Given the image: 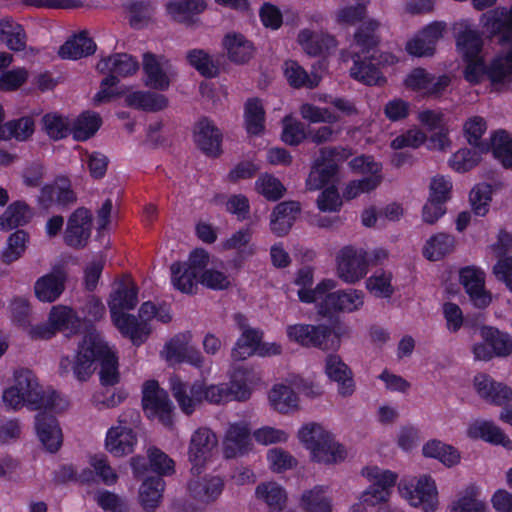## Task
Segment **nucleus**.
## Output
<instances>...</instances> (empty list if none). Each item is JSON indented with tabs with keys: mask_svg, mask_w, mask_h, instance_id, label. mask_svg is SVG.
Instances as JSON below:
<instances>
[{
	"mask_svg": "<svg viewBox=\"0 0 512 512\" xmlns=\"http://www.w3.org/2000/svg\"><path fill=\"white\" fill-rule=\"evenodd\" d=\"M474 386L479 396L492 404L502 406L512 401V389L503 383L496 382L486 374L476 375Z\"/></svg>",
	"mask_w": 512,
	"mask_h": 512,
	"instance_id": "23",
	"label": "nucleus"
},
{
	"mask_svg": "<svg viewBox=\"0 0 512 512\" xmlns=\"http://www.w3.org/2000/svg\"><path fill=\"white\" fill-rule=\"evenodd\" d=\"M48 320L55 333L62 332L67 337L77 334L81 326L80 319L75 312L66 306L52 307Z\"/></svg>",
	"mask_w": 512,
	"mask_h": 512,
	"instance_id": "35",
	"label": "nucleus"
},
{
	"mask_svg": "<svg viewBox=\"0 0 512 512\" xmlns=\"http://www.w3.org/2000/svg\"><path fill=\"white\" fill-rule=\"evenodd\" d=\"M447 74L435 77L422 67L414 68L405 78L404 85L413 91H425L430 96L441 95L450 85Z\"/></svg>",
	"mask_w": 512,
	"mask_h": 512,
	"instance_id": "15",
	"label": "nucleus"
},
{
	"mask_svg": "<svg viewBox=\"0 0 512 512\" xmlns=\"http://www.w3.org/2000/svg\"><path fill=\"white\" fill-rule=\"evenodd\" d=\"M252 449L251 431L247 423L230 424L224 441L223 453L226 458L243 456Z\"/></svg>",
	"mask_w": 512,
	"mask_h": 512,
	"instance_id": "20",
	"label": "nucleus"
},
{
	"mask_svg": "<svg viewBox=\"0 0 512 512\" xmlns=\"http://www.w3.org/2000/svg\"><path fill=\"white\" fill-rule=\"evenodd\" d=\"M300 505L305 512H332L331 499L325 496L322 486L304 491Z\"/></svg>",
	"mask_w": 512,
	"mask_h": 512,
	"instance_id": "53",
	"label": "nucleus"
},
{
	"mask_svg": "<svg viewBox=\"0 0 512 512\" xmlns=\"http://www.w3.org/2000/svg\"><path fill=\"white\" fill-rule=\"evenodd\" d=\"M492 187L487 183L477 184L470 192V203L473 212L478 216H485L491 202Z\"/></svg>",
	"mask_w": 512,
	"mask_h": 512,
	"instance_id": "62",
	"label": "nucleus"
},
{
	"mask_svg": "<svg viewBox=\"0 0 512 512\" xmlns=\"http://www.w3.org/2000/svg\"><path fill=\"white\" fill-rule=\"evenodd\" d=\"M35 132V121L31 116H21L6 122L5 139L27 141Z\"/></svg>",
	"mask_w": 512,
	"mask_h": 512,
	"instance_id": "55",
	"label": "nucleus"
},
{
	"mask_svg": "<svg viewBox=\"0 0 512 512\" xmlns=\"http://www.w3.org/2000/svg\"><path fill=\"white\" fill-rule=\"evenodd\" d=\"M194 142L207 157H219L222 152V133L207 117H202L194 128Z\"/></svg>",
	"mask_w": 512,
	"mask_h": 512,
	"instance_id": "17",
	"label": "nucleus"
},
{
	"mask_svg": "<svg viewBox=\"0 0 512 512\" xmlns=\"http://www.w3.org/2000/svg\"><path fill=\"white\" fill-rule=\"evenodd\" d=\"M216 435L208 428H199L191 436L188 456L192 464L191 473L201 474L212 450L217 446Z\"/></svg>",
	"mask_w": 512,
	"mask_h": 512,
	"instance_id": "12",
	"label": "nucleus"
},
{
	"mask_svg": "<svg viewBox=\"0 0 512 512\" xmlns=\"http://www.w3.org/2000/svg\"><path fill=\"white\" fill-rule=\"evenodd\" d=\"M137 443L136 433L125 426H116L108 430L105 447L115 457L131 454Z\"/></svg>",
	"mask_w": 512,
	"mask_h": 512,
	"instance_id": "28",
	"label": "nucleus"
},
{
	"mask_svg": "<svg viewBox=\"0 0 512 512\" xmlns=\"http://www.w3.org/2000/svg\"><path fill=\"white\" fill-rule=\"evenodd\" d=\"M255 494L258 499L267 504L270 512H281L286 505V492L275 482L259 484Z\"/></svg>",
	"mask_w": 512,
	"mask_h": 512,
	"instance_id": "45",
	"label": "nucleus"
},
{
	"mask_svg": "<svg viewBox=\"0 0 512 512\" xmlns=\"http://www.w3.org/2000/svg\"><path fill=\"white\" fill-rule=\"evenodd\" d=\"M155 7L151 1H136L128 6L129 24L134 29L145 26L154 14Z\"/></svg>",
	"mask_w": 512,
	"mask_h": 512,
	"instance_id": "61",
	"label": "nucleus"
},
{
	"mask_svg": "<svg viewBox=\"0 0 512 512\" xmlns=\"http://www.w3.org/2000/svg\"><path fill=\"white\" fill-rule=\"evenodd\" d=\"M455 247V239L447 233H437L431 236L423 248V255L430 261H438L451 253Z\"/></svg>",
	"mask_w": 512,
	"mask_h": 512,
	"instance_id": "48",
	"label": "nucleus"
},
{
	"mask_svg": "<svg viewBox=\"0 0 512 512\" xmlns=\"http://www.w3.org/2000/svg\"><path fill=\"white\" fill-rule=\"evenodd\" d=\"M100 366L99 378L103 386H114L120 381L118 357L95 329L88 330L72 356H62L58 373L63 378L72 376L79 382L88 381Z\"/></svg>",
	"mask_w": 512,
	"mask_h": 512,
	"instance_id": "1",
	"label": "nucleus"
},
{
	"mask_svg": "<svg viewBox=\"0 0 512 512\" xmlns=\"http://www.w3.org/2000/svg\"><path fill=\"white\" fill-rule=\"evenodd\" d=\"M170 387L173 397L186 415H191L196 406L204 400L212 404H220L229 400L245 401L250 397V390L246 385L237 382H232L230 386L226 384L206 386L196 381L189 386L180 377L173 376L170 378Z\"/></svg>",
	"mask_w": 512,
	"mask_h": 512,
	"instance_id": "3",
	"label": "nucleus"
},
{
	"mask_svg": "<svg viewBox=\"0 0 512 512\" xmlns=\"http://www.w3.org/2000/svg\"><path fill=\"white\" fill-rule=\"evenodd\" d=\"M340 180L337 162H315L306 179V187L310 191L323 188L326 185L336 186Z\"/></svg>",
	"mask_w": 512,
	"mask_h": 512,
	"instance_id": "31",
	"label": "nucleus"
},
{
	"mask_svg": "<svg viewBox=\"0 0 512 512\" xmlns=\"http://www.w3.org/2000/svg\"><path fill=\"white\" fill-rule=\"evenodd\" d=\"M96 48V43L88 33L81 31L60 46L58 55L61 59L78 60L94 54Z\"/></svg>",
	"mask_w": 512,
	"mask_h": 512,
	"instance_id": "32",
	"label": "nucleus"
},
{
	"mask_svg": "<svg viewBox=\"0 0 512 512\" xmlns=\"http://www.w3.org/2000/svg\"><path fill=\"white\" fill-rule=\"evenodd\" d=\"M427 140L426 134L419 128L413 127L392 139L390 147L393 150H402L405 148L417 149Z\"/></svg>",
	"mask_w": 512,
	"mask_h": 512,
	"instance_id": "63",
	"label": "nucleus"
},
{
	"mask_svg": "<svg viewBox=\"0 0 512 512\" xmlns=\"http://www.w3.org/2000/svg\"><path fill=\"white\" fill-rule=\"evenodd\" d=\"M366 255L362 250L344 247L337 256V275L346 283H356L367 273Z\"/></svg>",
	"mask_w": 512,
	"mask_h": 512,
	"instance_id": "13",
	"label": "nucleus"
},
{
	"mask_svg": "<svg viewBox=\"0 0 512 512\" xmlns=\"http://www.w3.org/2000/svg\"><path fill=\"white\" fill-rule=\"evenodd\" d=\"M28 234L24 230H17L7 240V247L1 253V260L4 264H11L17 261L26 250Z\"/></svg>",
	"mask_w": 512,
	"mask_h": 512,
	"instance_id": "59",
	"label": "nucleus"
},
{
	"mask_svg": "<svg viewBox=\"0 0 512 512\" xmlns=\"http://www.w3.org/2000/svg\"><path fill=\"white\" fill-rule=\"evenodd\" d=\"M67 272L63 265H56L51 272L36 280L34 284L35 296L42 302L56 301L65 290Z\"/></svg>",
	"mask_w": 512,
	"mask_h": 512,
	"instance_id": "16",
	"label": "nucleus"
},
{
	"mask_svg": "<svg viewBox=\"0 0 512 512\" xmlns=\"http://www.w3.org/2000/svg\"><path fill=\"white\" fill-rule=\"evenodd\" d=\"M403 494L412 506H422L425 512H435L437 489L434 480L430 476H421L417 480L414 489L405 488Z\"/></svg>",
	"mask_w": 512,
	"mask_h": 512,
	"instance_id": "22",
	"label": "nucleus"
},
{
	"mask_svg": "<svg viewBox=\"0 0 512 512\" xmlns=\"http://www.w3.org/2000/svg\"><path fill=\"white\" fill-rule=\"evenodd\" d=\"M93 216L85 207L77 208L68 218L64 242L74 249L87 246L92 231Z\"/></svg>",
	"mask_w": 512,
	"mask_h": 512,
	"instance_id": "11",
	"label": "nucleus"
},
{
	"mask_svg": "<svg viewBox=\"0 0 512 512\" xmlns=\"http://www.w3.org/2000/svg\"><path fill=\"white\" fill-rule=\"evenodd\" d=\"M138 289L127 277L119 282L117 289L111 293L108 301L111 318L122 335L129 337L136 346L141 345L151 332L150 325L139 322V319L124 313V310H132L138 303Z\"/></svg>",
	"mask_w": 512,
	"mask_h": 512,
	"instance_id": "4",
	"label": "nucleus"
},
{
	"mask_svg": "<svg viewBox=\"0 0 512 512\" xmlns=\"http://www.w3.org/2000/svg\"><path fill=\"white\" fill-rule=\"evenodd\" d=\"M483 26L492 36L500 35L503 42L512 40V15L502 18L496 13L484 15Z\"/></svg>",
	"mask_w": 512,
	"mask_h": 512,
	"instance_id": "60",
	"label": "nucleus"
},
{
	"mask_svg": "<svg viewBox=\"0 0 512 512\" xmlns=\"http://www.w3.org/2000/svg\"><path fill=\"white\" fill-rule=\"evenodd\" d=\"M347 327L339 321L333 326L325 324H295L287 327L290 340L304 347L318 348L323 351H336L341 345V337L346 334Z\"/></svg>",
	"mask_w": 512,
	"mask_h": 512,
	"instance_id": "8",
	"label": "nucleus"
},
{
	"mask_svg": "<svg viewBox=\"0 0 512 512\" xmlns=\"http://www.w3.org/2000/svg\"><path fill=\"white\" fill-rule=\"evenodd\" d=\"M165 7L174 22L192 27L199 21L198 16L205 11L207 4L205 0H170Z\"/></svg>",
	"mask_w": 512,
	"mask_h": 512,
	"instance_id": "21",
	"label": "nucleus"
},
{
	"mask_svg": "<svg viewBox=\"0 0 512 512\" xmlns=\"http://www.w3.org/2000/svg\"><path fill=\"white\" fill-rule=\"evenodd\" d=\"M43 131L54 141L62 140L72 135V125L67 116L57 112H48L41 119Z\"/></svg>",
	"mask_w": 512,
	"mask_h": 512,
	"instance_id": "44",
	"label": "nucleus"
},
{
	"mask_svg": "<svg viewBox=\"0 0 512 512\" xmlns=\"http://www.w3.org/2000/svg\"><path fill=\"white\" fill-rule=\"evenodd\" d=\"M487 130V123L481 116L468 118L463 125V132L467 142L479 153L489 152V140H483L482 136Z\"/></svg>",
	"mask_w": 512,
	"mask_h": 512,
	"instance_id": "42",
	"label": "nucleus"
},
{
	"mask_svg": "<svg viewBox=\"0 0 512 512\" xmlns=\"http://www.w3.org/2000/svg\"><path fill=\"white\" fill-rule=\"evenodd\" d=\"M188 63L205 78H214L219 74V67L212 57L203 49H191L187 52Z\"/></svg>",
	"mask_w": 512,
	"mask_h": 512,
	"instance_id": "54",
	"label": "nucleus"
},
{
	"mask_svg": "<svg viewBox=\"0 0 512 512\" xmlns=\"http://www.w3.org/2000/svg\"><path fill=\"white\" fill-rule=\"evenodd\" d=\"M125 103L138 110L157 112L168 106V99L162 94L150 91H134L125 97Z\"/></svg>",
	"mask_w": 512,
	"mask_h": 512,
	"instance_id": "39",
	"label": "nucleus"
},
{
	"mask_svg": "<svg viewBox=\"0 0 512 512\" xmlns=\"http://www.w3.org/2000/svg\"><path fill=\"white\" fill-rule=\"evenodd\" d=\"M266 112L262 100L248 98L244 104V123L248 134L258 136L265 130Z\"/></svg>",
	"mask_w": 512,
	"mask_h": 512,
	"instance_id": "40",
	"label": "nucleus"
},
{
	"mask_svg": "<svg viewBox=\"0 0 512 512\" xmlns=\"http://www.w3.org/2000/svg\"><path fill=\"white\" fill-rule=\"evenodd\" d=\"M463 77L470 85H479L487 78L488 64L482 54L463 57Z\"/></svg>",
	"mask_w": 512,
	"mask_h": 512,
	"instance_id": "56",
	"label": "nucleus"
},
{
	"mask_svg": "<svg viewBox=\"0 0 512 512\" xmlns=\"http://www.w3.org/2000/svg\"><path fill=\"white\" fill-rule=\"evenodd\" d=\"M488 147L496 160H512V135L506 130L494 131Z\"/></svg>",
	"mask_w": 512,
	"mask_h": 512,
	"instance_id": "58",
	"label": "nucleus"
},
{
	"mask_svg": "<svg viewBox=\"0 0 512 512\" xmlns=\"http://www.w3.org/2000/svg\"><path fill=\"white\" fill-rule=\"evenodd\" d=\"M0 39L11 51L21 52L26 49V31L23 25L15 21L12 17L0 19Z\"/></svg>",
	"mask_w": 512,
	"mask_h": 512,
	"instance_id": "33",
	"label": "nucleus"
},
{
	"mask_svg": "<svg viewBox=\"0 0 512 512\" xmlns=\"http://www.w3.org/2000/svg\"><path fill=\"white\" fill-rule=\"evenodd\" d=\"M31 218L29 206L23 201H16L10 204L0 216V229L11 230L28 223Z\"/></svg>",
	"mask_w": 512,
	"mask_h": 512,
	"instance_id": "49",
	"label": "nucleus"
},
{
	"mask_svg": "<svg viewBox=\"0 0 512 512\" xmlns=\"http://www.w3.org/2000/svg\"><path fill=\"white\" fill-rule=\"evenodd\" d=\"M76 200V194L71 189L70 181L66 177H59L54 184L42 187L38 197L39 205L45 210L50 209L53 205L66 208L74 204Z\"/></svg>",
	"mask_w": 512,
	"mask_h": 512,
	"instance_id": "18",
	"label": "nucleus"
},
{
	"mask_svg": "<svg viewBox=\"0 0 512 512\" xmlns=\"http://www.w3.org/2000/svg\"><path fill=\"white\" fill-rule=\"evenodd\" d=\"M325 371L328 377L338 383V391L344 397L355 391L351 369L342 361L340 356L329 354L326 357Z\"/></svg>",
	"mask_w": 512,
	"mask_h": 512,
	"instance_id": "25",
	"label": "nucleus"
},
{
	"mask_svg": "<svg viewBox=\"0 0 512 512\" xmlns=\"http://www.w3.org/2000/svg\"><path fill=\"white\" fill-rule=\"evenodd\" d=\"M452 183L444 176H435L429 185V197L424 204V212L427 217L429 208H435L436 214H445L446 203L451 198Z\"/></svg>",
	"mask_w": 512,
	"mask_h": 512,
	"instance_id": "30",
	"label": "nucleus"
},
{
	"mask_svg": "<svg viewBox=\"0 0 512 512\" xmlns=\"http://www.w3.org/2000/svg\"><path fill=\"white\" fill-rule=\"evenodd\" d=\"M165 482L162 477L154 476L144 480L140 487L139 498L146 512H154L162 498Z\"/></svg>",
	"mask_w": 512,
	"mask_h": 512,
	"instance_id": "43",
	"label": "nucleus"
},
{
	"mask_svg": "<svg viewBox=\"0 0 512 512\" xmlns=\"http://www.w3.org/2000/svg\"><path fill=\"white\" fill-rule=\"evenodd\" d=\"M301 443L310 451L314 461L324 464H337L345 460L347 452L343 445L335 441L333 435L317 423L304 425L298 432Z\"/></svg>",
	"mask_w": 512,
	"mask_h": 512,
	"instance_id": "7",
	"label": "nucleus"
},
{
	"mask_svg": "<svg viewBox=\"0 0 512 512\" xmlns=\"http://www.w3.org/2000/svg\"><path fill=\"white\" fill-rule=\"evenodd\" d=\"M269 401L276 411L284 414L298 407L297 394L286 385H275L269 393Z\"/></svg>",
	"mask_w": 512,
	"mask_h": 512,
	"instance_id": "51",
	"label": "nucleus"
},
{
	"mask_svg": "<svg viewBox=\"0 0 512 512\" xmlns=\"http://www.w3.org/2000/svg\"><path fill=\"white\" fill-rule=\"evenodd\" d=\"M334 38L327 34H318L303 29L298 34V42L310 56H320L334 43Z\"/></svg>",
	"mask_w": 512,
	"mask_h": 512,
	"instance_id": "47",
	"label": "nucleus"
},
{
	"mask_svg": "<svg viewBox=\"0 0 512 512\" xmlns=\"http://www.w3.org/2000/svg\"><path fill=\"white\" fill-rule=\"evenodd\" d=\"M138 68V61L127 53H116L110 57L102 58L97 64V69L101 73L109 71L121 77L135 74Z\"/></svg>",
	"mask_w": 512,
	"mask_h": 512,
	"instance_id": "37",
	"label": "nucleus"
},
{
	"mask_svg": "<svg viewBox=\"0 0 512 512\" xmlns=\"http://www.w3.org/2000/svg\"><path fill=\"white\" fill-rule=\"evenodd\" d=\"M460 282L475 307L483 309L491 303L492 297L485 289L484 273L481 270L473 267L461 269Z\"/></svg>",
	"mask_w": 512,
	"mask_h": 512,
	"instance_id": "19",
	"label": "nucleus"
},
{
	"mask_svg": "<svg viewBox=\"0 0 512 512\" xmlns=\"http://www.w3.org/2000/svg\"><path fill=\"white\" fill-rule=\"evenodd\" d=\"M141 404L149 418H158L166 427L173 425L174 406L168 392L160 387L158 381L147 380L142 386Z\"/></svg>",
	"mask_w": 512,
	"mask_h": 512,
	"instance_id": "9",
	"label": "nucleus"
},
{
	"mask_svg": "<svg viewBox=\"0 0 512 512\" xmlns=\"http://www.w3.org/2000/svg\"><path fill=\"white\" fill-rule=\"evenodd\" d=\"M362 475L367 477L371 485L362 493L361 501L369 506L387 502L391 489L394 487L397 474L390 470H382L377 466L365 467Z\"/></svg>",
	"mask_w": 512,
	"mask_h": 512,
	"instance_id": "10",
	"label": "nucleus"
},
{
	"mask_svg": "<svg viewBox=\"0 0 512 512\" xmlns=\"http://www.w3.org/2000/svg\"><path fill=\"white\" fill-rule=\"evenodd\" d=\"M15 383L3 393L4 403L17 410L26 405L32 410L56 409L58 395L52 391L47 393L39 384L36 375L29 369H21L15 372Z\"/></svg>",
	"mask_w": 512,
	"mask_h": 512,
	"instance_id": "5",
	"label": "nucleus"
},
{
	"mask_svg": "<svg viewBox=\"0 0 512 512\" xmlns=\"http://www.w3.org/2000/svg\"><path fill=\"white\" fill-rule=\"evenodd\" d=\"M422 452L424 456L438 459L447 467H452L460 461V454L453 446L436 439L428 441Z\"/></svg>",
	"mask_w": 512,
	"mask_h": 512,
	"instance_id": "50",
	"label": "nucleus"
},
{
	"mask_svg": "<svg viewBox=\"0 0 512 512\" xmlns=\"http://www.w3.org/2000/svg\"><path fill=\"white\" fill-rule=\"evenodd\" d=\"M337 282L324 279L314 289H299L298 297L303 303H319V313L327 315L331 312H354L364 304V294L361 290L347 289L332 291Z\"/></svg>",
	"mask_w": 512,
	"mask_h": 512,
	"instance_id": "6",
	"label": "nucleus"
},
{
	"mask_svg": "<svg viewBox=\"0 0 512 512\" xmlns=\"http://www.w3.org/2000/svg\"><path fill=\"white\" fill-rule=\"evenodd\" d=\"M378 27L377 21L369 20L361 24L354 33L353 46L358 50L352 52L353 66L350 76L367 86L384 85L387 82L380 65L388 61V55L378 49Z\"/></svg>",
	"mask_w": 512,
	"mask_h": 512,
	"instance_id": "2",
	"label": "nucleus"
},
{
	"mask_svg": "<svg viewBox=\"0 0 512 512\" xmlns=\"http://www.w3.org/2000/svg\"><path fill=\"white\" fill-rule=\"evenodd\" d=\"M258 193L263 195L267 200L277 201L285 193L286 189L283 184L270 174H262L255 183Z\"/></svg>",
	"mask_w": 512,
	"mask_h": 512,
	"instance_id": "64",
	"label": "nucleus"
},
{
	"mask_svg": "<svg viewBox=\"0 0 512 512\" xmlns=\"http://www.w3.org/2000/svg\"><path fill=\"white\" fill-rule=\"evenodd\" d=\"M455 42L461 58L481 54L484 46L482 32L468 23L462 24L455 33Z\"/></svg>",
	"mask_w": 512,
	"mask_h": 512,
	"instance_id": "29",
	"label": "nucleus"
},
{
	"mask_svg": "<svg viewBox=\"0 0 512 512\" xmlns=\"http://www.w3.org/2000/svg\"><path fill=\"white\" fill-rule=\"evenodd\" d=\"M480 336L490 345L496 357H507L512 353V338L508 333L494 327L483 326L480 329Z\"/></svg>",
	"mask_w": 512,
	"mask_h": 512,
	"instance_id": "46",
	"label": "nucleus"
},
{
	"mask_svg": "<svg viewBox=\"0 0 512 512\" xmlns=\"http://www.w3.org/2000/svg\"><path fill=\"white\" fill-rule=\"evenodd\" d=\"M301 207L297 201H283L275 206L270 217L271 231L279 237L291 230Z\"/></svg>",
	"mask_w": 512,
	"mask_h": 512,
	"instance_id": "26",
	"label": "nucleus"
},
{
	"mask_svg": "<svg viewBox=\"0 0 512 512\" xmlns=\"http://www.w3.org/2000/svg\"><path fill=\"white\" fill-rule=\"evenodd\" d=\"M171 281L175 289L185 294H195L200 283V275L180 261L170 266Z\"/></svg>",
	"mask_w": 512,
	"mask_h": 512,
	"instance_id": "41",
	"label": "nucleus"
},
{
	"mask_svg": "<svg viewBox=\"0 0 512 512\" xmlns=\"http://www.w3.org/2000/svg\"><path fill=\"white\" fill-rule=\"evenodd\" d=\"M36 431L47 451L54 453L59 450L63 438L55 416L46 411L38 413L36 415Z\"/></svg>",
	"mask_w": 512,
	"mask_h": 512,
	"instance_id": "24",
	"label": "nucleus"
},
{
	"mask_svg": "<svg viewBox=\"0 0 512 512\" xmlns=\"http://www.w3.org/2000/svg\"><path fill=\"white\" fill-rule=\"evenodd\" d=\"M143 72L146 76L145 84L158 91H166L170 86V79L164 72L155 54H143Z\"/></svg>",
	"mask_w": 512,
	"mask_h": 512,
	"instance_id": "36",
	"label": "nucleus"
},
{
	"mask_svg": "<svg viewBox=\"0 0 512 512\" xmlns=\"http://www.w3.org/2000/svg\"><path fill=\"white\" fill-rule=\"evenodd\" d=\"M222 46L227 53L228 59L235 64L248 63L255 52L253 42L237 32L225 34L222 39Z\"/></svg>",
	"mask_w": 512,
	"mask_h": 512,
	"instance_id": "27",
	"label": "nucleus"
},
{
	"mask_svg": "<svg viewBox=\"0 0 512 512\" xmlns=\"http://www.w3.org/2000/svg\"><path fill=\"white\" fill-rule=\"evenodd\" d=\"M283 70L288 84L294 89L303 87L311 89L317 86V82L310 78L307 71L297 61H285Z\"/></svg>",
	"mask_w": 512,
	"mask_h": 512,
	"instance_id": "57",
	"label": "nucleus"
},
{
	"mask_svg": "<svg viewBox=\"0 0 512 512\" xmlns=\"http://www.w3.org/2000/svg\"><path fill=\"white\" fill-rule=\"evenodd\" d=\"M469 433L473 437H479L487 442L501 444L507 449H512V441L492 422L475 423L470 428Z\"/></svg>",
	"mask_w": 512,
	"mask_h": 512,
	"instance_id": "52",
	"label": "nucleus"
},
{
	"mask_svg": "<svg viewBox=\"0 0 512 512\" xmlns=\"http://www.w3.org/2000/svg\"><path fill=\"white\" fill-rule=\"evenodd\" d=\"M101 116L91 110H85L81 112L71 122L72 125V136L76 141H86L92 138L102 126Z\"/></svg>",
	"mask_w": 512,
	"mask_h": 512,
	"instance_id": "38",
	"label": "nucleus"
},
{
	"mask_svg": "<svg viewBox=\"0 0 512 512\" xmlns=\"http://www.w3.org/2000/svg\"><path fill=\"white\" fill-rule=\"evenodd\" d=\"M352 168L365 176L360 180L351 181L343 196L345 199L350 200L356 198L361 193L370 192L374 190L382 181L381 162H351Z\"/></svg>",
	"mask_w": 512,
	"mask_h": 512,
	"instance_id": "14",
	"label": "nucleus"
},
{
	"mask_svg": "<svg viewBox=\"0 0 512 512\" xmlns=\"http://www.w3.org/2000/svg\"><path fill=\"white\" fill-rule=\"evenodd\" d=\"M223 488L224 482L218 476L194 479L188 484L190 495L203 503L215 501L221 495Z\"/></svg>",
	"mask_w": 512,
	"mask_h": 512,
	"instance_id": "34",
	"label": "nucleus"
}]
</instances>
